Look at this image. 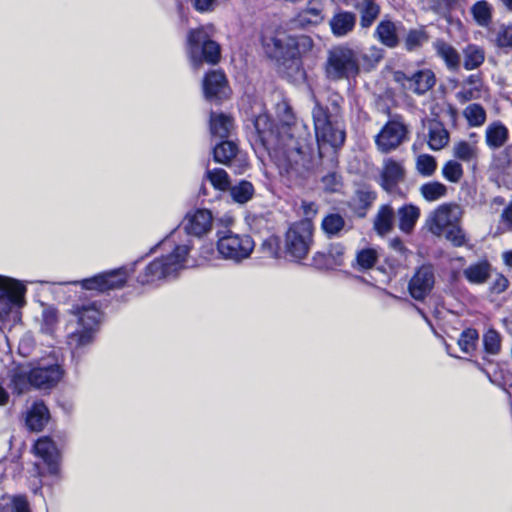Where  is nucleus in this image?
<instances>
[{
	"mask_svg": "<svg viewBox=\"0 0 512 512\" xmlns=\"http://www.w3.org/2000/svg\"><path fill=\"white\" fill-rule=\"evenodd\" d=\"M276 124L260 111L246 120L248 139L256 153H268L293 185L301 186L314 167V153L306 127L298 122L286 99L276 104Z\"/></svg>",
	"mask_w": 512,
	"mask_h": 512,
	"instance_id": "obj_1",
	"label": "nucleus"
},
{
	"mask_svg": "<svg viewBox=\"0 0 512 512\" xmlns=\"http://www.w3.org/2000/svg\"><path fill=\"white\" fill-rule=\"evenodd\" d=\"M213 226V215L208 209H195L186 214L181 224L162 241L153 246L146 256L156 252L158 247L170 250L166 255L151 261L137 276L141 285L175 277L188 266V256L193 248V238L207 235Z\"/></svg>",
	"mask_w": 512,
	"mask_h": 512,
	"instance_id": "obj_2",
	"label": "nucleus"
},
{
	"mask_svg": "<svg viewBox=\"0 0 512 512\" xmlns=\"http://www.w3.org/2000/svg\"><path fill=\"white\" fill-rule=\"evenodd\" d=\"M313 47V40L306 35L271 37L264 42L267 56L278 64L279 72L288 81L301 82L306 77L302 56Z\"/></svg>",
	"mask_w": 512,
	"mask_h": 512,
	"instance_id": "obj_3",
	"label": "nucleus"
},
{
	"mask_svg": "<svg viewBox=\"0 0 512 512\" xmlns=\"http://www.w3.org/2000/svg\"><path fill=\"white\" fill-rule=\"evenodd\" d=\"M382 57V50L376 47L364 51L338 45L328 51L325 75L331 81L354 79L360 72L374 69Z\"/></svg>",
	"mask_w": 512,
	"mask_h": 512,
	"instance_id": "obj_4",
	"label": "nucleus"
},
{
	"mask_svg": "<svg viewBox=\"0 0 512 512\" xmlns=\"http://www.w3.org/2000/svg\"><path fill=\"white\" fill-rule=\"evenodd\" d=\"M102 317L100 306L95 301L72 305L67 324V344L73 354L84 352L94 343Z\"/></svg>",
	"mask_w": 512,
	"mask_h": 512,
	"instance_id": "obj_5",
	"label": "nucleus"
},
{
	"mask_svg": "<svg viewBox=\"0 0 512 512\" xmlns=\"http://www.w3.org/2000/svg\"><path fill=\"white\" fill-rule=\"evenodd\" d=\"M312 118L320 156L326 148H331L334 152L339 150L346 139L344 120L326 118L322 104L318 100H315Z\"/></svg>",
	"mask_w": 512,
	"mask_h": 512,
	"instance_id": "obj_6",
	"label": "nucleus"
},
{
	"mask_svg": "<svg viewBox=\"0 0 512 512\" xmlns=\"http://www.w3.org/2000/svg\"><path fill=\"white\" fill-rule=\"evenodd\" d=\"M313 222L300 220L291 224L284 235V259L300 263L308 255L313 244Z\"/></svg>",
	"mask_w": 512,
	"mask_h": 512,
	"instance_id": "obj_7",
	"label": "nucleus"
},
{
	"mask_svg": "<svg viewBox=\"0 0 512 512\" xmlns=\"http://www.w3.org/2000/svg\"><path fill=\"white\" fill-rule=\"evenodd\" d=\"M187 51L195 68H198L203 62L216 64L221 55L220 45L210 38L204 28L189 31Z\"/></svg>",
	"mask_w": 512,
	"mask_h": 512,
	"instance_id": "obj_8",
	"label": "nucleus"
},
{
	"mask_svg": "<svg viewBox=\"0 0 512 512\" xmlns=\"http://www.w3.org/2000/svg\"><path fill=\"white\" fill-rule=\"evenodd\" d=\"M217 236V250L223 259L240 263L248 259L254 250L255 242L248 234L226 230L218 232Z\"/></svg>",
	"mask_w": 512,
	"mask_h": 512,
	"instance_id": "obj_9",
	"label": "nucleus"
},
{
	"mask_svg": "<svg viewBox=\"0 0 512 512\" xmlns=\"http://www.w3.org/2000/svg\"><path fill=\"white\" fill-rule=\"evenodd\" d=\"M143 259L139 258L130 265H125L117 269L99 273L90 278L81 281H75L74 284H80L85 290L105 292L124 287L131 273L135 271L136 265Z\"/></svg>",
	"mask_w": 512,
	"mask_h": 512,
	"instance_id": "obj_10",
	"label": "nucleus"
},
{
	"mask_svg": "<svg viewBox=\"0 0 512 512\" xmlns=\"http://www.w3.org/2000/svg\"><path fill=\"white\" fill-rule=\"evenodd\" d=\"M26 291L20 281L0 275V321L25 305Z\"/></svg>",
	"mask_w": 512,
	"mask_h": 512,
	"instance_id": "obj_11",
	"label": "nucleus"
},
{
	"mask_svg": "<svg viewBox=\"0 0 512 512\" xmlns=\"http://www.w3.org/2000/svg\"><path fill=\"white\" fill-rule=\"evenodd\" d=\"M394 80L399 83L403 89L412 91L417 95L425 94L436 82L435 74L430 69L418 70L411 75L403 71H396L394 73Z\"/></svg>",
	"mask_w": 512,
	"mask_h": 512,
	"instance_id": "obj_12",
	"label": "nucleus"
},
{
	"mask_svg": "<svg viewBox=\"0 0 512 512\" xmlns=\"http://www.w3.org/2000/svg\"><path fill=\"white\" fill-rule=\"evenodd\" d=\"M435 285V270L432 264H423L418 267L409 280L408 292L410 296L423 301L432 291Z\"/></svg>",
	"mask_w": 512,
	"mask_h": 512,
	"instance_id": "obj_13",
	"label": "nucleus"
},
{
	"mask_svg": "<svg viewBox=\"0 0 512 512\" xmlns=\"http://www.w3.org/2000/svg\"><path fill=\"white\" fill-rule=\"evenodd\" d=\"M213 159L217 163L235 167L237 173H242L248 166L245 156L239 151L237 144L231 140H221L214 146Z\"/></svg>",
	"mask_w": 512,
	"mask_h": 512,
	"instance_id": "obj_14",
	"label": "nucleus"
},
{
	"mask_svg": "<svg viewBox=\"0 0 512 512\" xmlns=\"http://www.w3.org/2000/svg\"><path fill=\"white\" fill-rule=\"evenodd\" d=\"M406 135L407 128L403 123L397 120H390L378 133L375 142L381 152L388 153L402 144Z\"/></svg>",
	"mask_w": 512,
	"mask_h": 512,
	"instance_id": "obj_15",
	"label": "nucleus"
},
{
	"mask_svg": "<svg viewBox=\"0 0 512 512\" xmlns=\"http://www.w3.org/2000/svg\"><path fill=\"white\" fill-rule=\"evenodd\" d=\"M63 369L58 363L43 362L30 370L31 386L39 389L54 387L63 376Z\"/></svg>",
	"mask_w": 512,
	"mask_h": 512,
	"instance_id": "obj_16",
	"label": "nucleus"
},
{
	"mask_svg": "<svg viewBox=\"0 0 512 512\" xmlns=\"http://www.w3.org/2000/svg\"><path fill=\"white\" fill-rule=\"evenodd\" d=\"M405 179V169L403 165L392 159L384 160L380 173V186L389 194H395L399 191V184Z\"/></svg>",
	"mask_w": 512,
	"mask_h": 512,
	"instance_id": "obj_17",
	"label": "nucleus"
},
{
	"mask_svg": "<svg viewBox=\"0 0 512 512\" xmlns=\"http://www.w3.org/2000/svg\"><path fill=\"white\" fill-rule=\"evenodd\" d=\"M345 246L340 242L331 243L326 251H317L312 258L313 265L320 270H329L344 263Z\"/></svg>",
	"mask_w": 512,
	"mask_h": 512,
	"instance_id": "obj_18",
	"label": "nucleus"
},
{
	"mask_svg": "<svg viewBox=\"0 0 512 512\" xmlns=\"http://www.w3.org/2000/svg\"><path fill=\"white\" fill-rule=\"evenodd\" d=\"M227 79L222 71L212 70L203 79V92L206 100L220 101L227 96Z\"/></svg>",
	"mask_w": 512,
	"mask_h": 512,
	"instance_id": "obj_19",
	"label": "nucleus"
},
{
	"mask_svg": "<svg viewBox=\"0 0 512 512\" xmlns=\"http://www.w3.org/2000/svg\"><path fill=\"white\" fill-rule=\"evenodd\" d=\"M324 19L322 4L318 1L310 0L306 7L301 9L293 18L294 27L308 29L317 26Z\"/></svg>",
	"mask_w": 512,
	"mask_h": 512,
	"instance_id": "obj_20",
	"label": "nucleus"
},
{
	"mask_svg": "<svg viewBox=\"0 0 512 512\" xmlns=\"http://www.w3.org/2000/svg\"><path fill=\"white\" fill-rule=\"evenodd\" d=\"M34 451L47 465L49 474L54 476L58 475L60 456L55 443L47 437L40 438L34 445Z\"/></svg>",
	"mask_w": 512,
	"mask_h": 512,
	"instance_id": "obj_21",
	"label": "nucleus"
},
{
	"mask_svg": "<svg viewBox=\"0 0 512 512\" xmlns=\"http://www.w3.org/2000/svg\"><path fill=\"white\" fill-rule=\"evenodd\" d=\"M457 209L456 206L443 204L439 206L430 218V230L433 234L439 235L448 227H450L456 217L453 212Z\"/></svg>",
	"mask_w": 512,
	"mask_h": 512,
	"instance_id": "obj_22",
	"label": "nucleus"
},
{
	"mask_svg": "<svg viewBox=\"0 0 512 512\" xmlns=\"http://www.w3.org/2000/svg\"><path fill=\"white\" fill-rule=\"evenodd\" d=\"M49 420V410L43 401H35L26 412L25 424L31 431H41Z\"/></svg>",
	"mask_w": 512,
	"mask_h": 512,
	"instance_id": "obj_23",
	"label": "nucleus"
},
{
	"mask_svg": "<svg viewBox=\"0 0 512 512\" xmlns=\"http://www.w3.org/2000/svg\"><path fill=\"white\" fill-rule=\"evenodd\" d=\"M210 132L213 137L221 140H228L232 129L234 128V120L231 116L224 113L210 112Z\"/></svg>",
	"mask_w": 512,
	"mask_h": 512,
	"instance_id": "obj_24",
	"label": "nucleus"
},
{
	"mask_svg": "<svg viewBox=\"0 0 512 512\" xmlns=\"http://www.w3.org/2000/svg\"><path fill=\"white\" fill-rule=\"evenodd\" d=\"M509 138V131L507 127L500 121L490 123L485 131L486 145L496 150L505 145Z\"/></svg>",
	"mask_w": 512,
	"mask_h": 512,
	"instance_id": "obj_25",
	"label": "nucleus"
},
{
	"mask_svg": "<svg viewBox=\"0 0 512 512\" xmlns=\"http://www.w3.org/2000/svg\"><path fill=\"white\" fill-rule=\"evenodd\" d=\"M375 38L388 48H395L399 45L396 24L388 19L381 20L374 32Z\"/></svg>",
	"mask_w": 512,
	"mask_h": 512,
	"instance_id": "obj_26",
	"label": "nucleus"
},
{
	"mask_svg": "<svg viewBox=\"0 0 512 512\" xmlns=\"http://www.w3.org/2000/svg\"><path fill=\"white\" fill-rule=\"evenodd\" d=\"M433 47L438 57L443 59L450 71H456L460 67V55L458 51L443 39H437Z\"/></svg>",
	"mask_w": 512,
	"mask_h": 512,
	"instance_id": "obj_27",
	"label": "nucleus"
},
{
	"mask_svg": "<svg viewBox=\"0 0 512 512\" xmlns=\"http://www.w3.org/2000/svg\"><path fill=\"white\" fill-rule=\"evenodd\" d=\"M356 23V16L352 12L343 11L335 14L330 20L332 33L337 37H342L350 33Z\"/></svg>",
	"mask_w": 512,
	"mask_h": 512,
	"instance_id": "obj_28",
	"label": "nucleus"
},
{
	"mask_svg": "<svg viewBox=\"0 0 512 512\" xmlns=\"http://www.w3.org/2000/svg\"><path fill=\"white\" fill-rule=\"evenodd\" d=\"M395 212L389 204L382 205L373 221V228L380 236L388 234L394 226Z\"/></svg>",
	"mask_w": 512,
	"mask_h": 512,
	"instance_id": "obj_29",
	"label": "nucleus"
},
{
	"mask_svg": "<svg viewBox=\"0 0 512 512\" xmlns=\"http://www.w3.org/2000/svg\"><path fill=\"white\" fill-rule=\"evenodd\" d=\"M346 220L339 213H329L321 221V229L327 238L342 236L346 231Z\"/></svg>",
	"mask_w": 512,
	"mask_h": 512,
	"instance_id": "obj_30",
	"label": "nucleus"
},
{
	"mask_svg": "<svg viewBox=\"0 0 512 512\" xmlns=\"http://www.w3.org/2000/svg\"><path fill=\"white\" fill-rule=\"evenodd\" d=\"M399 229L410 234L420 217V209L413 204H405L398 209Z\"/></svg>",
	"mask_w": 512,
	"mask_h": 512,
	"instance_id": "obj_31",
	"label": "nucleus"
},
{
	"mask_svg": "<svg viewBox=\"0 0 512 512\" xmlns=\"http://www.w3.org/2000/svg\"><path fill=\"white\" fill-rule=\"evenodd\" d=\"M490 272V263L487 260H482L465 268L463 270V275L471 284H483L490 277Z\"/></svg>",
	"mask_w": 512,
	"mask_h": 512,
	"instance_id": "obj_32",
	"label": "nucleus"
},
{
	"mask_svg": "<svg viewBox=\"0 0 512 512\" xmlns=\"http://www.w3.org/2000/svg\"><path fill=\"white\" fill-rule=\"evenodd\" d=\"M449 141V132L438 121H433L428 128V145L432 150H441Z\"/></svg>",
	"mask_w": 512,
	"mask_h": 512,
	"instance_id": "obj_33",
	"label": "nucleus"
},
{
	"mask_svg": "<svg viewBox=\"0 0 512 512\" xmlns=\"http://www.w3.org/2000/svg\"><path fill=\"white\" fill-rule=\"evenodd\" d=\"M228 190L233 202L237 204H246L255 194L253 184L247 180H240L233 185L230 184Z\"/></svg>",
	"mask_w": 512,
	"mask_h": 512,
	"instance_id": "obj_34",
	"label": "nucleus"
},
{
	"mask_svg": "<svg viewBox=\"0 0 512 512\" xmlns=\"http://www.w3.org/2000/svg\"><path fill=\"white\" fill-rule=\"evenodd\" d=\"M357 9L360 13V26L364 29L371 27L380 14V6L375 0H362Z\"/></svg>",
	"mask_w": 512,
	"mask_h": 512,
	"instance_id": "obj_35",
	"label": "nucleus"
},
{
	"mask_svg": "<svg viewBox=\"0 0 512 512\" xmlns=\"http://www.w3.org/2000/svg\"><path fill=\"white\" fill-rule=\"evenodd\" d=\"M453 156L462 162L476 165L478 159V148L475 144L467 141H459L453 146Z\"/></svg>",
	"mask_w": 512,
	"mask_h": 512,
	"instance_id": "obj_36",
	"label": "nucleus"
},
{
	"mask_svg": "<svg viewBox=\"0 0 512 512\" xmlns=\"http://www.w3.org/2000/svg\"><path fill=\"white\" fill-rule=\"evenodd\" d=\"M463 55V66L466 70H473L480 67L485 60L484 49L475 44H469L464 48Z\"/></svg>",
	"mask_w": 512,
	"mask_h": 512,
	"instance_id": "obj_37",
	"label": "nucleus"
},
{
	"mask_svg": "<svg viewBox=\"0 0 512 512\" xmlns=\"http://www.w3.org/2000/svg\"><path fill=\"white\" fill-rule=\"evenodd\" d=\"M429 38L430 36L423 26L410 29L404 40L405 49L409 52L416 51L427 43Z\"/></svg>",
	"mask_w": 512,
	"mask_h": 512,
	"instance_id": "obj_38",
	"label": "nucleus"
},
{
	"mask_svg": "<svg viewBox=\"0 0 512 512\" xmlns=\"http://www.w3.org/2000/svg\"><path fill=\"white\" fill-rule=\"evenodd\" d=\"M484 352L490 356H496L501 352L502 336L494 328H489L482 337Z\"/></svg>",
	"mask_w": 512,
	"mask_h": 512,
	"instance_id": "obj_39",
	"label": "nucleus"
},
{
	"mask_svg": "<svg viewBox=\"0 0 512 512\" xmlns=\"http://www.w3.org/2000/svg\"><path fill=\"white\" fill-rule=\"evenodd\" d=\"M421 4L425 10L445 17L457 7L458 0H421Z\"/></svg>",
	"mask_w": 512,
	"mask_h": 512,
	"instance_id": "obj_40",
	"label": "nucleus"
},
{
	"mask_svg": "<svg viewBox=\"0 0 512 512\" xmlns=\"http://www.w3.org/2000/svg\"><path fill=\"white\" fill-rule=\"evenodd\" d=\"M419 191L426 201L433 202L446 195L447 187L441 182L431 181L421 185Z\"/></svg>",
	"mask_w": 512,
	"mask_h": 512,
	"instance_id": "obj_41",
	"label": "nucleus"
},
{
	"mask_svg": "<svg viewBox=\"0 0 512 512\" xmlns=\"http://www.w3.org/2000/svg\"><path fill=\"white\" fill-rule=\"evenodd\" d=\"M478 341V331L474 328H467L461 332L457 343L462 352L471 355L476 350Z\"/></svg>",
	"mask_w": 512,
	"mask_h": 512,
	"instance_id": "obj_42",
	"label": "nucleus"
},
{
	"mask_svg": "<svg viewBox=\"0 0 512 512\" xmlns=\"http://www.w3.org/2000/svg\"><path fill=\"white\" fill-rule=\"evenodd\" d=\"M261 250L266 256L270 258H284V251L283 246L281 245V240L275 235L269 236L262 242Z\"/></svg>",
	"mask_w": 512,
	"mask_h": 512,
	"instance_id": "obj_43",
	"label": "nucleus"
},
{
	"mask_svg": "<svg viewBox=\"0 0 512 512\" xmlns=\"http://www.w3.org/2000/svg\"><path fill=\"white\" fill-rule=\"evenodd\" d=\"M206 178L210 181L215 189L220 191L228 190L230 179L228 173L222 168H215L206 171Z\"/></svg>",
	"mask_w": 512,
	"mask_h": 512,
	"instance_id": "obj_44",
	"label": "nucleus"
},
{
	"mask_svg": "<svg viewBox=\"0 0 512 512\" xmlns=\"http://www.w3.org/2000/svg\"><path fill=\"white\" fill-rule=\"evenodd\" d=\"M464 116L472 127H479L484 124L486 120V111L482 105L473 103L468 105L464 110Z\"/></svg>",
	"mask_w": 512,
	"mask_h": 512,
	"instance_id": "obj_45",
	"label": "nucleus"
},
{
	"mask_svg": "<svg viewBox=\"0 0 512 512\" xmlns=\"http://www.w3.org/2000/svg\"><path fill=\"white\" fill-rule=\"evenodd\" d=\"M344 102V99L339 94H333L328 99V105L323 106L322 110L326 116V118H332V120H344L342 114L341 105Z\"/></svg>",
	"mask_w": 512,
	"mask_h": 512,
	"instance_id": "obj_46",
	"label": "nucleus"
},
{
	"mask_svg": "<svg viewBox=\"0 0 512 512\" xmlns=\"http://www.w3.org/2000/svg\"><path fill=\"white\" fill-rule=\"evenodd\" d=\"M378 260L377 251L373 248L361 249L357 252L356 263L359 270L371 269Z\"/></svg>",
	"mask_w": 512,
	"mask_h": 512,
	"instance_id": "obj_47",
	"label": "nucleus"
},
{
	"mask_svg": "<svg viewBox=\"0 0 512 512\" xmlns=\"http://www.w3.org/2000/svg\"><path fill=\"white\" fill-rule=\"evenodd\" d=\"M476 22L481 26H487L491 21V8L486 1H477L471 8Z\"/></svg>",
	"mask_w": 512,
	"mask_h": 512,
	"instance_id": "obj_48",
	"label": "nucleus"
},
{
	"mask_svg": "<svg viewBox=\"0 0 512 512\" xmlns=\"http://www.w3.org/2000/svg\"><path fill=\"white\" fill-rule=\"evenodd\" d=\"M437 168L436 159L429 154H422L417 157L416 169L420 175L429 177L433 175Z\"/></svg>",
	"mask_w": 512,
	"mask_h": 512,
	"instance_id": "obj_49",
	"label": "nucleus"
},
{
	"mask_svg": "<svg viewBox=\"0 0 512 512\" xmlns=\"http://www.w3.org/2000/svg\"><path fill=\"white\" fill-rule=\"evenodd\" d=\"M442 175L447 181L457 183L463 176L462 165L456 160H449L442 168Z\"/></svg>",
	"mask_w": 512,
	"mask_h": 512,
	"instance_id": "obj_50",
	"label": "nucleus"
},
{
	"mask_svg": "<svg viewBox=\"0 0 512 512\" xmlns=\"http://www.w3.org/2000/svg\"><path fill=\"white\" fill-rule=\"evenodd\" d=\"M29 386H31L30 371L28 373L15 372L11 375L10 387L15 393L22 394Z\"/></svg>",
	"mask_w": 512,
	"mask_h": 512,
	"instance_id": "obj_51",
	"label": "nucleus"
},
{
	"mask_svg": "<svg viewBox=\"0 0 512 512\" xmlns=\"http://www.w3.org/2000/svg\"><path fill=\"white\" fill-rule=\"evenodd\" d=\"M320 182L323 190L328 193L338 192L342 187L341 176L336 171H330L322 176Z\"/></svg>",
	"mask_w": 512,
	"mask_h": 512,
	"instance_id": "obj_52",
	"label": "nucleus"
},
{
	"mask_svg": "<svg viewBox=\"0 0 512 512\" xmlns=\"http://www.w3.org/2000/svg\"><path fill=\"white\" fill-rule=\"evenodd\" d=\"M493 164L502 170L512 168V145H507L503 150L494 154Z\"/></svg>",
	"mask_w": 512,
	"mask_h": 512,
	"instance_id": "obj_53",
	"label": "nucleus"
},
{
	"mask_svg": "<svg viewBox=\"0 0 512 512\" xmlns=\"http://www.w3.org/2000/svg\"><path fill=\"white\" fill-rule=\"evenodd\" d=\"M443 232H445L446 239L455 247H461L466 243V235L458 225L453 224Z\"/></svg>",
	"mask_w": 512,
	"mask_h": 512,
	"instance_id": "obj_54",
	"label": "nucleus"
},
{
	"mask_svg": "<svg viewBox=\"0 0 512 512\" xmlns=\"http://www.w3.org/2000/svg\"><path fill=\"white\" fill-rule=\"evenodd\" d=\"M58 321L57 311L53 308H46L42 312L41 330L45 333H52Z\"/></svg>",
	"mask_w": 512,
	"mask_h": 512,
	"instance_id": "obj_55",
	"label": "nucleus"
},
{
	"mask_svg": "<svg viewBox=\"0 0 512 512\" xmlns=\"http://www.w3.org/2000/svg\"><path fill=\"white\" fill-rule=\"evenodd\" d=\"M495 43L499 48H512V25L501 27L496 35Z\"/></svg>",
	"mask_w": 512,
	"mask_h": 512,
	"instance_id": "obj_56",
	"label": "nucleus"
},
{
	"mask_svg": "<svg viewBox=\"0 0 512 512\" xmlns=\"http://www.w3.org/2000/svg\"><path fill=\"white\" fill-rule=\"evenodd\" d=\"M481 97V89L479 86L465 88L463 87L457 92L456 98L461 103H466L471 100L479 99Z\"/></svg>",
	"mask_w": 512,
	"mask_h": 512,
	"instance_id": "obj_57",
	"label": "nucleus"
},
{
	"mask_svg": "<svg viewBox=\"0 0 512 512\" xmlns=\"http://www.w3.org/2000/svg\"><path fill=\"white\" fill-rule=\"evenodd\" d=\"M376 193L369 189H359L356 192V199L360 206L367 209L376 199Z\"/></svg>",
	"mask_w": 512,
	"mask_h": 512,
	"instance_id": "obj_58",
	"label": "nucleus"
},
{
	"mask_svg": "<svg viewBox=\"0 0 512 512\" xmlns=\"http://www.w3.org/2000/svg\"><path fill=\"white\" fill-rule=\"evenodd\" d=\"M11 508L13 512H31L29 502L23 495H16L12 498Z\"/></svg>",
	"mask_w": 512,
	"mask_h": 512,
	"instance_id": "obj_59",
	"label": "nucleus"
},
{
	"mask_svg": "<svg viewBox=\"0 0 512 512\" xmlns=\"http://www.w3.org/2000/svg\"><path fill=\"white\" fill-rule=\"evenodd\" d=\"M301 209L303 211L304 219L312 222V218L317 214L318 207L317 204L313 201H305L301 202Z\"/></svg>",
	"mask_w": 512,
	"mask_h": 512,
	"instance_id": "obj_60",
	"label": "nucleus"
},
{
	"mask_svg": "<svg viewBox=\"0 0 512 512\" xmlns=\"http://www.w3.org/2000/svg\"><path fill=\"white\" fill-rule=\"evenodd\" d=\"M196 11L204 13L214 10L217 0H191Z\"/></svg>",
	"mask_w": 512,
	"mask_h": 512,
	"instance_id": "obj_61",
	"label": "nucleus"
},
{
	"mask_svg": "<svg viewBox=\"0 0 512 512\" xmlns=\"http://www.w3.org/2000/svg\"><path fill=\"white\" fill-rule=\"evenodd\" d=\"M509 285L508 279L503 275H498L491 284V292L495 294H500L504 292Z\"/></svg>",
	"mask_w": 512,
	"mask_h": 512,
	"instance_id": "obj_62",
	"label": "nucleus"
},
{
	"mask_svg": "<svg viewBox=\"0 0 512 512\" xmlns=\"http://www.w3.org/2000/svg\"><path fill=\"white\" fill-rule=\"evenodd\" d=\"M501 223L508 231L512 232V201L503 210L501 214Z\"/></svg>",
	"mask_w": 512,
	"mask_h": 512,
	"instance_id": "obj_63",
	"label": "nucleus"
},
{
	"mask_svg": "<svg viewBox=\"0 0 512 512\" xmlns=\"http://www.w3.org/2000/svg\"><path fill=\"white\" fill-rule=\"evenodd\" d=\"M390 247L401 255H405L408 249L399 237H394L390 240Z\"/></svg>",
	"mask_w": 512,
	"mask_h": 512,
	"instance_id": "obj_64",
	"label": "nucleus"
}]
</instances>
